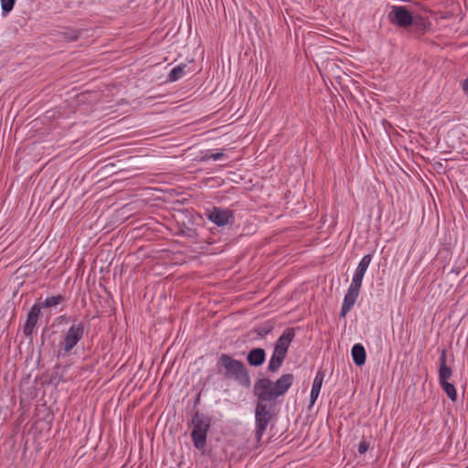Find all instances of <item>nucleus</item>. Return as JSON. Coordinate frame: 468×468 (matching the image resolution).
Returning <instances> with one entry per match:
<instances>
[{
    "mask_svg": "<svg viewBox=\"0 0 468 468\" xmlns=\"http://www.w3.org/2000/svg\"><path fill=\"white\" fill-rule=\"evenodd\" d=\"M452 368L448 366H443L439 367V382L443 383L447 382L448 379L452 377Z\"/></svg>",
    "mask_w": 468,
    "mask_h": 468,
    "instance_id": "obj_19",
    "label": "nucleus"
},
{
    "mask_svg": "<svg viewBox=\"0 0 468 468\" xmlns=\"http://www.w3.org/2000/svg\"><path fill=\"white\" fill-rule=\"evenodd\" d=\"M368 449H369V443L366 441H362L358 446V452L360 454H364L367 452Z\"/></svg>",
    "mask_w": 468,
    "mask_h": 468,
    "instance_id": "obj_23",
    "label": "nucleus"
},
{
    "mask_svg": "<svg viewBox=\"0 0 468 468\" xmlns=\"http://www.w3.org/2000/svg\"><path fill=\"white\" fill-rule=\"evenodd\" d=\"M63 299L64 298L61 295H55V296L47 298L44 302H42L38 304L41 306V308L55 307V306L58 305L63 301Z\"/></svg>",
    "mask_w": 468,
    "mask_h": 468,
    "instance_id": "obj_17",
    "label": "nucleus"
},
{
    "mask_svg": "<svg viewBox=\"0 0 468 468\" xmlns=\"http://www.w3.org/2000/svg\"><path fill=\"white\" fill-rule=\"evenodd\" d=\"M224 157V154L223 153H216V154H210V153H207L203 157H202V160L203 161H208V160H214V161H218V160H220Z\"/></svg>",
    "mask_w": 468,
    "mask_h": 468,
    "instance_id": "obj_22",
    "label": "nucleus"
},
{
    "mask_svg": "<svg viewBox=\"0 0 468 468\" xmlns=\"http://www.w3.org/2000/svg\"><path fill=\"white\" fill-rule=\"evenodd\" d=\"M447 366L446 365V352L443 350L440 356V367Z\"/></svg>",
    "mask_w": 468,
    "mask_h": 468,
    "instance_id": "obj_25",
    "label": "nucleus"
},
{
    "mask_svg": "<svg viewBox=\"0 0 468 468\" xmlns=\"http://www.w3.org/2000/svg\"><path fill=\"white\" fill-rule=\"evenodd\" d=\"M360 285L352 283L350 284L346 294L345 295L344 302L342 304L340 315L341 317H345L347 313L353 308L356 303V301L359 295Z\"/></svg>",
    "mask_w": 468,
    "mask_h": 468,
    "instance_id": "obj_8",
    "label": "nucleus"
},
{
    "mask_svg": "<svg viewBox=\"0 0 468 468\" xmlns=\"http://www.w3.org/2000/svg\"><path fill=\"white\" fill-rule=\"evenodd\" d=\"M388 18L392 25L403 28L409 27L413 23V16L403 5H392Z\"/></svg>",
    "mask_w": 468,
    "mask_h": 468,
    "instance_id": "obj_6",
    "label": "nucleus"
},
{
    "mask_svg": "<svg viewBox=\"0 0 468 468\" xmlns=\"http://www.w3.org/2000/svg\"><path fill=\"white\" fill-rule=\"evenodd\" d=\"M294 338V330L292 328H287L283 331L282 335L278 338L274 345L275 353H280L284 356L287 355L288 348Z\"/></svg>",
    "mask_w": 468,
    "mask_h": 468,
    "instance_id": "obj_9",
    "label": "nucleus"
},
{
    "mask_svg": "<svg viewBox=\"0 0 468 468\" xmlns=\"http://www.w3.org/2000/svg\"><path fill=\"white\" fill-rule=\"evenodd\" d=\"M463 90L464 93L468 96V79H466L463 81Z\"/></svg>",
    "mask_w": 468,
    "mask_h": 468,
    "instance_id": "obj_26",
    "label": "nucleus"
},
{
    "mask_svg": "<svg viewBox=\"0 0 468 468\" xmlns=\"http://www.w3.org/2000/svg\"><path fill=\"white\" fill-rule=\"evenodd\" d=\"M217 367L218 372L223 374L226 378L234 379L245 387H248L250 383L248 370L243 363L229 355L223 354L220 356Z\"/></svg>",
    "mask_w": 468,
    "mask_h": 468,
    "instance_id": "obj_2",
    "label": "nucleus"
},
{
    "mask_svg": "<svg viewBox=\"0 0 468 468\" xmlns=\"http://www.w3.org/2000/svg\"><path fill=\"white\" fill-rule=\"evenodd\" d=\"M440 385L441 386V388H443V390L447 394L448 398L452 401H456V399H457V391H456L455 387L452 383H450L449 381L443 382V383H440Z\"/></svg>",
    "mask_w": 468,
    "mask_h": 468,
    "instance_id": "obj_18",
    "label": "nucleus"
},
{
    "mask_svg": "<svg viewBox=\"0 0 468 468\" xmlns=\"http://www.w3.org/2000/svg\"><path fill=\"white\" fill-rule=\"evenodd\" d=\"M418 31H424L428 27V22L420 16H413V23L411 24Z\"/></svg>",
    "mask_w": 468,
    "mask_h": 468,
    "instance_id": "obj_20",
    "label": "nucleus"
},
{
    "mask_svg": "<svg viewBox=\"0 0 468 468\" xmlns=\"http://www.w3.org/2000/svg\"><path fill=\"white\" fill-rule=\"evenodd\" d=\"M2 16H6L14 8L16 0H0Z\"/></svg>",
    "mask_w": 468,
    "mask_h": 468,
    "instance_id": "obj_21",
    "label": "nucleus"
},
{
    "mask_svg": "<svg viewBox=\"0 0 468 468\" xmlns=\"http://www.w3.org/2000/svg\"><path fill=\"white\" fill-rule=\"evenodd\" d=\"M265 356L266 354L264 349L253 348L248 353L247 360L250 366L259 367L264 363Z\"/></svg>",
    "mask_w": 468,
    "mask_h": 468,
    "instance_id": "obj_12",
    "label": "nucleus"
},
{
    "mask_svg": "<svg viewBox=\"0 0 468 468\" xmlns=\"http://www.w3.org/2000/svg\"><path fill=\"white\" fill-rule=\"evenodd\" d=\"M293 379V375L288 373L281 376L276 381H271L267 378L257 380L253 387L257 404L275 407L276 399L287 392L292 385Z\"/></svg>",
    "mask_w": 468,
    "mask_h": 468,
    "instance_id": "obj_1",
    "label": "nucleus"
},
{
    "mask_svg": "<svg viewBox=\"0 0 468 468\" xmlns=\"http://www.w3.org/2000/svg\"><path fill=\"white\" fill-rule=\"evenodd\" d=\"M324 378V374L322 371H318L314 379L313 387H312V390H311V395H310L311 405L314 404L315 400L317 399V398L320 394Z\"/></svg>",
    "mask_w": 468,
    "mask_h": 468,
    "instance_id": "obj_13",
    "label": "nucleus"
},
{
    "mask_svg": "<svg viewBox=\"0 0 468 468\" xmlns=\"http://www.w3.org/2000/svg\"><path fill=\"white\" fill-rule=\"evenodd\" d=\"M371 260H372V256L370 254H367L361 259V261L358 263V265L356 269V271L354 273V276L352 279V283H355V284H357L360 286L362 285L364 275L371 262Z\"/></svg>",
    "mask_w": 468,
    "mask_h": 468,
    "instance_id": "obj_11",
    "label": "nucleus"
},
{
    "mask_svg": "<svg viewBox=\"0 0 468 468\" xmlns=\"http://www.w3.org/2000/svg\"><path fill=\"white\" fill-rule=\"evenodd\" d=\"M274 408L270 405L257 404L255 407V438L261 441L269 423L274 416Z\"/></svg>",
    "mask_w": 468,
    "mask_h": 468,
    "instance_id": "obj_4",
    "label": "nucleus"
},
{
    "mask_svg": "<svg viewBox=\"0 0 468 468\" xmlns=\"http://www.w3.org/2000/svg\"><path fill=\"white\" fill-rule=\"evenodd\" d=\"M186 68H187L186 64H180V65L173 68L167 77V80L172 82L180 80L181 78H183L186 75Z\"/></svg>",
    "mask_w": 468,
    "mask_h": 468,
    "instance_id": "obj_16",
    "label": "nucleus"
},
{
    "mask_svg": "<svg viewBox=\"0 0 468 468\" xmlns=\"http://www.w3.org/2000/svg\"><path fill=\"white\" fill-rule=\"evenodd\" d=\"M207 216L218 226L232 224L234 219L232 211L224 207H212L207 210Z\"/></svg>",
    "mask_w": 468,
    "mask_h": 468,
    "instance_id": "obj_7",
    "label": "nucleus"
},
{
    "mask_svg": "<svg viewBox=\"0 0 468 468\" xmlns=\"http://www.w3.org/2000/svg\"><path fill=\"white\" fill-rule=\"evenodd\" d=\"M285 356H284L282 354L275 353V351H273V354H272V356L269 361V364H268V370L270 372L278 371V369L282 367Z\"/></svg>",
    "mask_w": 468,
    "mask_h": 468,
    "instance_id": "obj_15",
    "label": "nucleus"
},
{
    "mask_svg": "<svg viewBox=\"0 0 468 468\" xmlns=\"http://www.w3.org/2000/svg\"><path fill=\"white\" fill-rule=\"evenodd\" d=\"M40 312L41 306L39 304H34L28 312L27 318L24 325V334L27 336L32 335L40 315Z\"/></svg>",
    "mask_w": 468,
    "mask_h": 468,
    "instance_id": "obj_10",
    "label": "nucleus"
},
{
    "mask_svg": "<svg viewBox=\"0 0 468 468\" xmlns=\"http://www.w3.org/2000/svg\"><path fill=\"white\" fill-rule=\"evenodd\" d=\"M194 429L191 437L194 446L198 450H203L207 442V433L210 427L209 421L203 417L196 414L192 419Z\"/></svg>",
    "mask_w": 468,
    "mask_h": 468,
    "instance_id": "obj_5",
    "label": "nucleus"
},
{
    "mask_svg": "<svg viewBox=\"0 0 468 468\" xmlns=\"http://www.w3.org/2000/svg\"><path fill=\"white\" fill-rule=\"evenodd\" d=\"M84 325L82 323L72 324L63 340L59 344V348L57 352L58 357H66L69 356L70 351L78 344V342L83 337Z\"/></svg>",
    "mask_w": 468,
    "mask_h": 468,
    "instance_id": "obj_3",
    "label": "nucleus"
},
{
    "mask_svg": "<svg viewBox=\"0 0 468 468\" xmlns=\"http://www.w3.org/2000/svg\"><path fill=\"white\" fill-rule=\"evenodd\" d=\"M271 330V327H259L256 329V333L258 334V335H260L261 337H264L266 335H268Z\"/></svg>",
    "mask_w": 468,
    "mask_h": 468,
    "instance_id": "obj_24",
    "label": "nucleus"
},
{
    "mask_svg": "<svg viewBox=\"0 0 468 468\" xmlns=\"http://www.w3.org/2000/svg\"><path fill=\"white\" fill-rule=\"evenodd\" d=\"M354 363L356 366H363L366 362V350L361 344H356L351 350Z\"/></svg>",
    "mask_w": 468,
    "mask_h": 468,
    "instance_id": "obj_14",
    "label": "nucleus"
}]
</instances>
